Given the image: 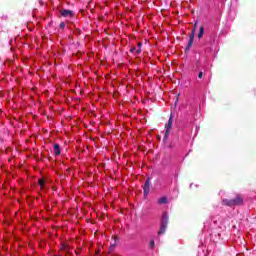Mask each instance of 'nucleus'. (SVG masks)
I'll return each instance as SVG.
<instances>
[{"mask_svg":"<svg viewBox=\"0 0 256 256\" xmlns=\"http://www.w3.org/2000/svg\"><path fill=\"white\" fill-rule=\"evenodd\" d=\"M167 225H169V214L164 212L160 220V229L158 231V235H165V231H167Z\"/></svg>","mask_w":256,"mask_h":256,"instance_id":"f257e3e1","label":"nucleus"},{"mask_svg":"<svg viewBox=\"0 0 256 256\" xmlns=\"http://www.w3.org/2000/svg\"><path fill=\"white\" fill-rule=\"evenodd\" d=\"M223 204L227 207H235L237 205H243V198L240 195H236L233 199H223Z\"/></svg>","mask_w":256,"mask_h":256,"instance_id":"f03ea898","label":"nucleus"},{"mask_svg":"<svg viewBox=\"0 0 256 256\" xmlns=\"http://www.w3.org/2000/svg\"><path fill=\"white\" fill-rule=\"evenodd\" d=\"M143 191H144V199H147L149 197V193L151 191V178L148 177L145 180V183L143 185Z\"/></svg>","mask_w":256,"mask_h":256,"instance_id":"7ed1b4c3","label":"nucleus"},{"mask_svg":"<svg viewBox=\"0 0 256 256\" xmlns=\"http://www.w3.org/2000/svg\"><path fill=\"white\" fill-rule=\"evenodd\" d=\"M60 15L62 17H75V12L69 9H61Z\"/></svg>","mask_w":256,"mask_h":256,"instance_id":"20e7f679","label":"nucleus"},{"mask_svg":"<svg viewBox=\"0 0 256 256\" xmlns=\"http://www.w3.org/2000/svg\"><path fill=\"white\" fill-rule=\"evenodd\" d=\"M165 129L167 133H171V129H173V113L170 114L167 124L165 125Z\"/></svg>","mask_w":256,"mask_h":256,"instance_id":"39448f33","label":"nucleus"},{"mask_svg":"<svg viewBox=\"0 0 256 256\" xmlns=\"http://www.w3.org/2000/svg\"><path fill=\"white\" fill-rule=\"evenodd\" d=\"M53 151H54L55 157H59V155H61V145H59V143H54Z\"/></svg>","mask_w":256,"mask_h":256,"instance_id":"423d86ee","label":"nucleus"},{"mask_svg":"<svg viewBox=\"0 0 256 256\" xmlns=\"http://www.w3.org/2000/svg\"><path fill=\"white\" fill-rule=\"evenodd\" d=\"M197 29V22H195L194 27L189 35V41H195V31Z\"/></svg>","mask_w":256,"mask_h":256,"instance_id":"0eeeda50","label":"nucleus"},{"mask_svg":"<svg viewBox=\"0 0 256 256\" xmlns=\"http://www.w3.org/2000/svg\"><path fill=\"white\" fill-rule=\"evenodd\" d=\"M201 67H203V63H201V60H196L195 66H194V68H193V71H194V72L200 71V70H201Z\"/></svg>","mask_w":256,"mask_h":256,"instance_id":"6e6552de","label":"nucleus"},{"mask_svg":"<svg viewBox=\"0 0 256 256\" xmlns=\"http://www.w3.org/2000/svg\"><path fill=\"white\" fill-rule=\"evenodd\" d=\"M38 183L42 191H47V182L45 181V179H40Z\"/></svg>","mask_w":256,"mask_h":256,"instance_id":"1a4fd4ad","label":"nucleus"},{"mask_svg":"<svg viewBox=\"0 0 256 256\" xmlns=\"http://www.w3.org/2000/svg\"><path fill=\"white\" fill-rule=\"evenodd\" d=\"M191 47H193V40H188L187 46L184 50L185 55L191 51Z\"/></svg>","mask_w":256,"mask_h":256,"instance_id":"9d476101","label":"nucleus"},{"mask_svg":"<svg viewBox=\"0 0 256 256\" xmlns=\"http://www.w3.org/2000/svg\"><path fill=\"white\" fill-rule=\"evenodd\" d=\"M203 35H205V26H200L199 32H198V39H203Z\"/></svg>","mask_w":256,"mask_h":256,"instance_id":"9b49d317","label":"nucleus"},{"mask_svg":"<svg viewBox=\"0 0 256 256\" xmlns=\"http://www.w3.org/2000/svg\"><path fill=\"white\" fill-rule=\"evenodd\" d=\"M168 199H167V196H163V197H160L159 199H158V204L159 205H166V203H168Z\"/></svg>","mask_w":256,"mask_h":256,"instance_id":"f8f14e48","label":"nucleus"},{"mask_svg":"<svg viewBox=\"0 0 256 256\" xmlns=\"http://www.w3.org/2000/svg\"><path fill=\"white\" fill-rule=\"evenodd\" d=\"M155 248V240H150L149 242V249H154Z\"/></svg>","mask_w":256,"mask_h":256,"instance_id":"ddd939ff","label":"nucleus"},{"mask_svg":"<svg viewBox=\"0 0 256 256\" xmlns=\"http://www.w3.org/2000/svg\"><path fill=\"white\" fill-rule=\"evenodd\" d=\"M169 135L170 133H167V130L165 131L164 137H163V142L165 143V141H167V139H169Z\"/></svg>","mask_w":256,"mask_h":256,"instance_id":"4468645a","label":"nucleus"},{"mask_svg":"<svg viewBox=\"0 0 256 256\" xmlns=\"http://www.w3.org/2000/svg\"><path fill=\"white\" fill-rule=\"evenodd\" d=\"M198 71V79H203V70H197Z\"/></svg>","mask_w":256,"mask_h":256,"instance_id":"2eb2a0df","label":"nucleus"},{"mask_svg":"<svg viewBox=\"0 0 256 256\" xmlns=\"http://www.w3.org/2000/svg\"><path fill=\"white\" fill-rule=\"evenodd\" d=\"M136 51H137V47L132 46V47L130 48V53H136Z\"/></svg>","mask_w":256,"mask_h":256,"instance_id":"dca6fc26","label":"nucleus"},{"mask_svg":"<svg viewBox=\"0 0 256 256\" xmlns=\"http://www.w3.org/2000/svg\"><path fill=\"white\" fill-rule=\"evenodd\" d=\"M75 35H81V29H76L74 30Z\"/></svg>","mask_w":256,"mask_h":256,"instance_id":"f3484780","label":"nucleus"},{"mask_svg":"<svg viewBox=\"0 0 256 256\" xmlns=\"http://www.w3.org/2000/svg\"><path fill=\"white\" fill-rule=\"evenodd\" d=\"M59 28L62 30L65 29V22H61L59 25Z\"/></svg>","mask_w":256,"mask_h":256,"instance_id":"a211bd4d","label":"nucleus"},{"mask_svg":"<svg viewBox=\"0 0 256 256\" xmlns=\"http://www.w3.org/2000/svg\"><path fill=\"white\" fill-rule=\"evenodd\" d=\"M141 48L136 49L135 55H141Z\"/></svg>","mask_w":256,"mask_h":256,"instance_id":"6ab92c4d","label":"nucleus"},{"mask_svg":"<svg viewBox=\"0 0 256 256\" xmlns=\"http://www.w3.org/2000/svg\"><path fill=\"white\" fill-rule=\"evenodd\" d=\"M137 47H138V49H141V47H143V43L137 42Z\"/></svg>","mask_w":256,"mask_h":256,"instance_id":"aec40b11","label":"nucleus"},{"mask_svg":"<svg viewBox=\"0 0 256 256\" xmlns=\"http://www.w3.org/2000/svg\"><path fill=\"white\" fill-rule=\"evenodd\" d=\"M48 25H53V21L49 22Z\"/></svg>","mask_w":256,"mask_h":256,"instance_id":"412c9836","label":"nucleus"},{"mask_svg":"<svg viewBox=\"0 0 256 256\" xmlns=\"http://www.w3.org/2000/svg\"><path fill=\"white\" fill-rule=\"evenodd\" d=\"M1 113H3V111L0 110V115H1Z\"/></svg>","mask_w":256,"mask_h":256,"instance_id":"4be33fe9","label":"nucleus"},{"mask_svg":"<svg viewBox=\"0 0 256 256\" xmlns=\"http://www.w3.org/2000/svg\"><path fill=\"white\" fill-rule=\"evenodd\" d=\"M190 187H193V184H190Z\"/></svg>","mask_w":256,"mask_h":256,"instance_id":"5701e85b","label":"nucleus"}]
</instances>
